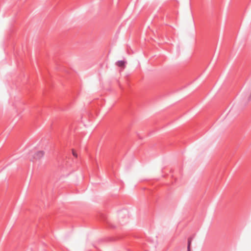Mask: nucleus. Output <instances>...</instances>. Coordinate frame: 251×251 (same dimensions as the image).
<instances>
[{
  "label": "nucleus",
  "instance_id": "5",
  "mask_svg": "<svg viewBox=\"0 0 251 251\" xmlns=\"http://www.w3.org/2000/svg\"><path fill=\"white\" fill-rule=\"evenodd\" d=\"M249 100H251V91L250 94L249 95Z\"/></svg>",
  "mask_w": 251,
  "mask_h": 251
},
{
  "label": "nucleus",
  "instance_id": "3",
  "mask_svg": "<svg viewBox=\"0 0 251 251\" xmlns=\"http://www.w3.org/2000/svg\"><path fill=\"white\" fill-rule=\"evenodd\" d=\"M72 154L76 158L77 157V154L76 153V152L74 150H72Z\"/></svg>",
  "mask_w": 251,
  "mask_h": 251
},
{
  "label": "nucleus",
  "instance_id": "4",
  "mask_svg": "<svg viewBox=\"0 0 251 251\" xmlns=\"http://www.w3.org/2000/svg\"><path fill=\"white\" fill-rule=\"evenodd\" d=\"M190 242H189L188 243V248H187L188 251H190Z\"/></svg>",
  "mask_w": 251,
  "mask_h": 251
},
{
  "label": "nucleus",
  "instance_id": "2",
  "mask_svg": "<svg viewBox=\"0 0 251 251\" xmlns=\"http://www.w3.org/2000/svg\"><path fill=\"white\" fill-rule=\"evenodd\" d=\"M125 63V61L121 60V61H118L117 63V65L118 66H119V67H124Z\"/></svg>",
  "mask_w": 251,
  "mask_h": 251
},
{
  "label": "nucleus",
  "instance_id": "1",
  "mask_svg": "<svg viewBox=\"0 0 251 251\" xmlns=\"http://www.w3.org/2000/svg\"><path fill=\"white\" fill-rule=\"evenodd\" d=\"M45 155V151H38L33 154V158L35 160H40Z\"/></svg>",
  "mask_w": 251,
  "mask_h": 251
}]
</instances>
